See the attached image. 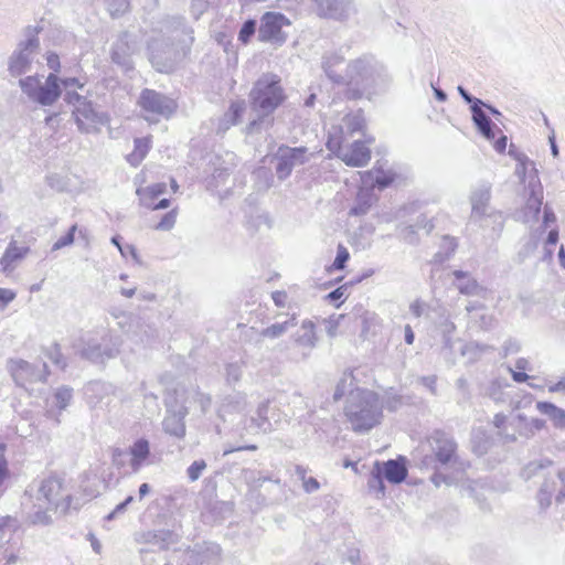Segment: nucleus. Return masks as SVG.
Segmentation results:
<instances>
[{
	"instance_id": "obj_1",
	"label": "nucleus",
	"mask_w": 565,
	"mask_h": 565,
	"mask_svg": "<svg viewBox=\"0 0 565 565\" xmlns=\"http://www.w3.org/2000/svg\"><path fill=\"white\" fill-rule=\"evenodd\" d=\"M287 97L281 77L273 72L257 77L248 94L250 108L259 118L273 115L286 103Z\"/></svg>"
},
{
	"instance_id": "obj_2",
	"label": "nucleus",
	"mask_w": 565,
	"mask_h": 565,
	"mask_svg": "<svg viewBox=\"0 0 565 565\" xmlns=\"http://www.w3.org/2000/svg\"><path fill=\"white\" fill-rule=\"evenodd\" d=\"M345 134L342 127H333L329 132L326 147L348 167L362 168L369 164L372 158L370 145L374 141L372 137L364 140H354L345 143Z\"/></svg>"
},
{
	"instance_id": "obj_3",
	"label": "nucleus",
	"mask_w": 565,
	"mask_h": 565,
	"mask_svg": "<svg viewBox=\"0 0 565 565\" xmlns=\"http://www.w3.org/2000/svg\"><path fill=\"white\" fill-rule=\"evenodd\" d=\"M42 28L28 25L23 29V39L8 58V72L13 77H20L31 71L33 61L40 51L39 33Z\"/></svg>"
},
{
	"instance_id": "obj_4",
	"label": "nucleus",
	"mask_w": 565,
	"mask_h": 565,
	"mask_svg": "<svg viewBox=\"0 0 565 565\" xmlns=\"http://www.w3.org/2000/svg\"><path fill=\"white\" fill-rule=\"evenodd\" d=\"M348 419L355 431H367L382 419V406L375 393L364 397L354 411L348 413Z\"/></svg>"
},
{
	"instance_id": "obj_5",
	"label": "nucleus",
	"mask_w": 565,
	"mask_h": 565,
	"mask_svg": "<svg viewBox=\"0 0 565 565\" xmlns=\"http://www.w3.org/2000/svg\"><path fill=\"white\" fill-rule=\"evenodd\" d=\"M138 106L143 118L151 124L158 122L160 118H169L177 108L173 99L149 88L140 93Z\"/></svg>"
},
{
	"instance_id": "obj_6",
	"label": "nucleus",
	"mask_w": 565,
	"mask_h": 565,
	"mask_svg": "<svg viewBox=\"0 0 565 565\" xmlns=\"http://www.w3.org/2000/svg\"><path fill=\"white\" fill-rule=\"evenodd\" d=\"M290 25L291 21L285 14L276 11H267L260 17L258 40L263 43L281 46L288 39V34L284 31V28Z\"/></svg>"
},
{
	"instance_id": "obj_7",
	"label": "nucleus",
	"mask_w": 565,
	"mask_h": 565,
	"mask_svg": "<svg viewBox=\"0 0 565 565\" xmlns=\"http://www.w3.org/2000/svg\"><path fill=\"white\" fill-rule=\"evenodd\" d=\"M7 369L17 385L45 382L50 372L45 362L30 363L22 359H10Z\"/></svg>"
},
{
	"instance_id": "obj_8",
	"label": "nucleus",
	"mask_w": 565,
	"mask_h": 565,
	"mask_svg": "<svg viewBox=\"0 0 565 565\" xmlns=\"http://www.w3.org/2000/svg\"><path fill=\"white\" fill-rule=\"evenodd\" d=\"M63 489L62 479L56 476L47 477L38 486L34 498L38 502H42L49 507L60 509L66 512L71 508L72 497L66 494L64 498L61 497Z\"/></svg>"
},
{
	"instance_id": "obj_9",
	"label": "nucleus",
	"mask_w": 565,
	"mask_h": 565,
	"mask_svg": "<svg viewBox=\"0 0 565 565\" xmlns=\"http://www.w3.org/2000/svg\"><path fill=\"white\" fill-rule=\"evenodd\" d=\"M372 475L377 482V491L383 497L385 494L384 479L394 484L402 483L406 479L408 475L406 458L399 456L397 459L384 462L376 461Z\"/></svg>"
},
{
	"instance_id": "obj_10",
	"label": "nucleus",
	"mask_w": 565,
	"mask_h": 565,
	"mask_svg": "<svg viewBox=\"0 0 565 565\" xmlns=\"http://www.w3.org/2000/svg\"><path fill=\"white\" fill-rule=\"evenodd\" d=\"M434 460L441 465H450L457 459L458 445L455 439L443 430H436L428 437Z\"/></svg>"
},
{
	"instance_id": "obj_11",
	"label": "nucleus",
	"mask_w": 565,
	"mask_h": 565,
	"mask_svg": "<svg viewBox=\"0 0 565 565\" xmlns=\"http://www.w3.org/2000/svg\"><path fill=\"white\" fill-rule=\"evenodd\" d=\"M72 113L81 130L85 132L100 131L104 119L103 116L95 111L92 103L85 99L81 105H76V108H74Z\"/></svg>"
},
{
	"instance_id": "obj_12",
	"label": "nucleus",
	"mask_w": 565,
	"mask_h": 565,
	"mask_svg": "<svg viewBox=\"0 0 565 565\" xmlns=\"http://www.w3.org/2000/svg\"><path fill=\"white\" fill-rule=\"evenodd\" d=\"M62 95V88L60 85V78L51 73L45 79L44 84H41L33 100L41 106L53 105Z\"/></svg>"
},
{
	"instance_id": "obj_13",
	"label": "nucleus",
	"mask_w": 565,
	"mask_h": 565,
	"mask_svg": "<svg viewBox=\"0 0 565 565\" xmlns=\"http://www.w3.org/2000/svg\"><path fill=\"white\" fill-rule=\"evenodd\" d=\"M167 190V185L163 182L153 183L147 186H139L136 190V194L139 200V204L149 210L154 206V203Z\"/></svg>"
},
{
	"instance_id": "obj_14",
	"label": "nucleus",
	"mask_w": 565,
	"mask_h": 565,
	"mask_svg": "<svg viewBox=\"0 0 565 565\" xmlns=\"http://www.w3.org/2000/svg\"><path fill=\"white\" fill-rule=\"evenodd\" d=\"M481 102L476 99L471 107L472 109V119L480 134L487 138L488 140H492L495 137L493 131V125L490 118L486 115V113L480 107Z\"/></svg>"
},
{
	"instance_id": "obj_15",
	"label": "nucleus",
	"mask_w": 565,
	"mask_h": 565,
	"mask_svg": "<svg viewBox=\"0 0 565 565\" xmlns=\"http://www.w3.org/2000/svg\"><path fill=\"white\" fill-rule=\"evenodd\" d=\"M152 148V136L148 135L146 137L136 138L134 140V149L127 156V161L137 167L139 166L147 157L149 151Z\"/></svg>"
},
{
	"instance_id": "obj_16",
	"label": "nucleus",
	"mask_w": 565,
	"mask_h": 565,
	"mask_svg": "<svg viewBox=\"0 0 565 565\" xmlns=\"http://www.w3.org/2000/svg\"><path fill=\"white\" fill-rule=\"evenodd\" d=\"M73 398V388L68 387V386H61L58 387L55 393L53 394L52 396V399H47L46 403L47 405L51 406V408H49L46 411V415L47 417H54V414H53V408H57L60 412L64 411L71 403Z\"/></svg>"
},
{
	"instance_id": "obj_17",
	"label": "nucleus",
	"mask_w": 565,
	"mask_h": 565,
	"mask_svg": "<svg viewBox=\"0 0 565 565\" xmlns=\"http://www.w3.org/2000/svg\"><path fill=\"white\" fill-rule=\"evenodd\" d=\"M29 247H19L14 243L9 244L4 254L0 259V265L4 273H10L14 269V263L25 257Z\"/></svg>"
},
{
	"instance_id": "obj_18",
	"label": "nucleus",
	"mask_w": 565,
	"mask_h": 565,
	"mask_svg": "<svg viewBox=\"0 0 565 565\" xmlns=\"http://www.w3.org/2000/svg\"><path fill=\"white\" fill-rule=\"evenodd\" d=\"M341 127L344 130L345 138L348 136H352L356 132L363 134L366 125H365V119L363 117L362 110L347 114L343 117V126H341Z\"/></svg>"
},
{
	"instance_id": "obj_19",
	"label": "nucleus",
	"mask_w": 565,
	"mask_h": 565,
	"mask_svg": "<svg viewBox=\"0 0 565 565\" xmlns=\"http://www.w3.org/2000/svg\"><path fill=\"white\" fill-rule=\"evenodd\" d=\"M318 15L321 18H337L343 12V0H315Z\"/></svg>"
},
{
	"instance_id": "obj_20",
	"label": "nucleus",
	"mask_w": 565,
	"mask_h": 565,
	"mask_svg": "<svg viewBox=\"0 0 565 565\" xmlns=\"http://www.w3.org/2000/svg\"><path fill=\"white\" fill-rule=\"evenodd\" d=\"M536 408L553 420L554 426L565 428V411L548 402H537Z\"/></svg>"
},
{
	"instance_id": "obj_21",
	"label": "nucleus",
	"mask_w": 565,
	"mask_h": 565,
	"mask_svg": "<svg viewBox=\"0 0 565 565\" xmlns=\"http://www.w3.org/2000/svg\"><path fill=\"white\" fill-rule=\"evenodd\" d=\"M179 213V207L174 206L168 212L158 215L156 222L152 224V230L158 232L171 231L177 224Z\"/></svg>"
},
{
	"instance_id": "obj_22",
	"label": "nucleus",
	"mask_w": 565,
	"mask_h": 565,
	"mask_svg": "<svg viewBox=\"0 0 565 565\" xmlns=\"http://www.w3.org/2000/svg\"><path fill=\"white\" fill-rule=\"evenodd\" d=\"M84 394L88 404L95 407L102 403L106 394L105 384L102 381H90L86 384Z\"/></svg>"
},
{
	"instance_id": "obj_23",
	"label": "nucleus",
	"mask_w": 565,
	"mask_h": 565,
	"mask_svg": "<svg viewBox=\"0 0 565 565\" xmlns=\"http://www.w3.org/2000/svg\"><path fill=\"white\" fill-rule=\"evenodd\" d=\"M149 443L146 439L137 440L130 448L131 466L138 468L149 456Z\"/></svg>"
},
{
	"instance_id": "obj_24",
	"label": "nucleus",
	"mask_w": 565,
	"mask_h": 565,
	"mask_svg": "<svg viewBox=\"0 0 565 565\" xmlns=\"http://www.w3.org/2000/svg\"><path fill=\"white\" fill-rule=\"evenodd\" d=\"M56 510L55 508L39 502V509L29 515V521L33 525H49L52 523V516L49 512Z\"/></svg>"
},
{
	"instance_id": "obj_25",
	"label": "nucleus",
	"mask_w": 565,
	"mask_h": 565,
	"mask_svg": "<svg viewBox=\"0 0 565 565\" xmlns=\"http://www.w3.org/2000/svg\"><path fill=\"white\" fill-rule=\"evenodd\" d=\"M527 371H531V363L525 358L518 359L514 369H510L512 380L516 383H524L530 379V375L526 374Z\"/></svg>"
},
{
	"instance_id": "obj_26",
	"label": "nucleus",
	"mask_w": 565,
	"mask_h": 565,
	"mask_svg": "<svg viewBox=\"0 0 565 565\" xmlns=\"http://www.w3.org/2000/svg\"><path fill=\"white\" fill-rule=\"evenodd\" d=\"M41 84L38 76H26L19 81L22 93L25 94L30 100H33Z\"/></svg>"
},
{
	"instance_id": "obj_27",
	"label": "nucleus",
	"mask_w": 565,
	"mask_h": 565,
	"mask_svg": "<svg viewBox=\"0 0 565 565\" xmlns=\"http://www.w3.org/2000/svg\"><path fill=\"white\" fill-rule=\"evenodd\" d=\"M350 259V253L345 246L342 244L338 245V253L334 262L332 265L328 268V271L331 273L332 270H341L345 267V264Z\"/></svg>"
},
{
	"instance_id": "obj_28",
	"label": "nucleus",
	"mask_w": 565,
	"mask_h": 565,
	"mask_svg": "<svg viewBox=\"0 0 565 565\" xmlns=\"http://www.w3.org/2000/svg\"><path fill=\"white\" fill-rule=\"evenodd\" d=\"M255 31L256 21L253 19L245 21L238 32V41L244 45L248 44L250 42L252 36L255 34Z\"/></svg>"
},
{
	"instance_id": "obj_29",
	"label": "nucleus",
	"mask_w": 565,
	"mask_h": 565,
	"mask_svg": "<svg viewBox=\"0 0 565 565\" xmlns=\"http://www.w3.org/2000/svg\"><path fill=\"white\" fill-rule=\"evenodd\" d=\"M77 231V226L73 225L68 228L67 233L61 236L52 246L51 252L58 250L63 247L70 246L74 243L75 232Z\"/></svg>"
},
{
	"instance_id": "obj_30",
	"label": "nucleus",
	"mask_w": 565,
	"mask_h": 565,
	"mask_svg": "<svg viewBox=\"0 0 565 565\" xmlns=\"http://www.w3.org/2000/svg\"><path fill=\"white\" fill-rule=\"evenodd\" d=\"M371 204H372L371 196L369 194H366V195L359 194L358 204L351 209L350 215L358 216V215H362V214L366 213L367 210L370 209Z\"/></svg>"
},
{
	"instance_id": "obj_31",
	"label": "nucleus",
	"mask_w": 565,
	"mask_h": 565,
	"mask_svg": "<svg viewBox=\"0 0 565 565\" xmlns=\"http://www.w3.org/2000/svg\"><path fill=\"white\" fill-rule=\"evenodd\" d=\"M81 355L93 362L99 361L103 358L102 347L99 344H88L87 348L82 350Z\"/></svg>"
},
{
	"instance_id": "obj_32",
	"label": "nucleus",
	"mask_w": 565,
	"mask_h": 565,
	"mask_svg": "<svg viewBox=\"0 0 565 565\" xmlns=\"http://www.w3.org/2000/svg\"><path fill=\"white\" fill-rule=\"evenodd\" d=\"M543 203V191L539 189L537 191H532L530 198L526 201V206L533 211L535 214H539L541 206Z\"/></svg>"
},
{
	"instance_id": "obj_33",
	"label": "nucleus",
	"mask_w": 565,
	"mask_h": 565,
	"mask_svg": "<svg viewBox=\"0 0 565 565\" xmlns=\"http://www.w3.org/2000/svg\"><path fill=\"white\" fill-rule=\"evenodd\" d=\"M122 237L121 236H114L111 238V242L118 247L120 254L124 256V257H132V258H136L137 257V254H136V249L132 245L130 244H122Z\"/></svg>"
},
{
	"instance_id": "obj_34",
	"label": "nucleus",
	"mask_w": 565,
	"mask_h": 565,
	"mask_svg": "<svg viewBox=\"0 0 565 565\" xmlns=\"http://www.w3.org/2000/svg\"><path fill=\"white\" fill-rule=\"evenodd\" d=\"M244 111H245L244 102H233L228 108V114L231 116V124L236 125L241 120Z\"/></svg>"
},
{
	"instance_id": "obj_35",
	"label": "nucleus",
	"mask_w": 565,
	"mask_h": 565,
	"mask_svg": "<svg viewBox=\"0 0 565 565\" xmlns=\"http://www.w3.org/2000/svg\"><path fill=\"white\" fill-rule=\"evenodd\" d=\"M292 162L285 156L280 157L279 163L277 164L276 172L279 179L287 178L292 170Z\"/></svg>"
},
{
	"instance_id": "obj_36",
	"label": "nucleus",
	"mask_w": 565,
	"mask_h": 565,
	"mask_svg": "<svg viewBox=\"0 0 565 565\" xmlns=\"http://www.w3.org/2000/svg\"><path fill=\"white\" fill-rule=\"evenodd\" d=\"M306 153L307 149L305 147L291 148L288 149V153L286 154V157L290 159V161L295 166L296 163H303L307 160Z\"/></svg>"
},
{
	"instance_id": "obj_37",
	"label": "nucleus",
	"mask_w": 565,
	"mask_h": 565,
	"mask_svg": "<svg viewBox=\"0 0 565 565\" xmlns=\"http://www.w3.org/2000/svg\"><path fill=\"white\" fill-rule=\"evenodd\" d=\"M47 356L52 361V363H54L58 367H61V369H65L66 367V362H65V360L63 358V354L61 352L60 345L57 343H55L52 347V349L50 350Z\"/></svg>"
},
{
	"instance_id": "obj_38",
	"label": "nucleus",
	"mask_w": 565,
	"mask_h": 565,
	"mask_svg": "<svg viewBox=\"0 0 565 565\" xmlns=\"http://www.w3.org/2000/svg\"><path fill=\"white\" fill-rule=\"evenodd\" d=\"M7 445L0 443V488L2 487L3 481L9 477L8 461L4 457Z\"/></svg>"
},
{
	"instance_id": "obj_39",
	"label": "nucleus",
	"mask_w": 565,
	"mask_h": 565,
	"mask_svg": "<svg viewBox=\"0 0 565 565\" xmlns=\"http://www.w3.org/2000/svg\"><path fill=\"white\" fill-rule=\"evenodd\" d=\"M206 468L204 460H196L188 468V476L191 481H195L201 476L202 471Z\"/></svg>"
},
{
	"instance_id": "obj_40",
	"label": "nucleus",
	"mask_w": 565,
	"mask_h": 565,
	"mask_svg": "<svg viewBox=\"0 0 565 565\" xmlns=\"http://www.w3.org/2000/svg\"><path fill=\"white\" fill-rule=\"evenodd\" d=\"M286 331V323L273 324L263 330L262 334L267 338H277Z\"/></svg>"
},
{
	"instance_id": "obj_41",
	"label": "nucleus",
	"mask_w": 565,
	"mask_h": 565,
	"mask_svg": "<svg viewBox=\"0 0 565 565\" xmlns=\"http://www.w3.org/2000/svg\"><path fill=\"white\" fill-rule=\"evenodd\" d=\"M17 297L12 289L0 288V308L4 309Z\"/></svg>"
},
{
	"instance_id": "obj_42",
	"label": "nucleus",
	"mask_w": 565,
	"mask_h": 565,
	"mask_svg": "<svg viewBox=\"0 0 565 565\" xmlns=\"http://www.w3.org/2000/svg\"><path fill=\"white\" fill-rule=\"evenodd\" d=\"M64 100L76 108V105H81L85 98L77 94L75 90L65 89Z\"/></svg>"
},
{
	"instance_id": "obj_43",
	"label": "nucleus",
	"mask_w": 565,
	"mask_h": 565,
	"mask_svg": "<svg viewBox=\"0 0 565 565\" xmlns=\"http://www.w3.org/2000/svg\"><path fill=\"white\" fill-rule=\"evenodd\" d=\"M344 315H340L337 318L330 319L327 326V332L329 335L334 337L338 333V329L340 328V322L344 319Z\"/></svg>"
},
{
	"instance_id": "obj_44",
	"label": "nucleus",
	"mask_w": 565,
	"mask_h": 565,
	"mask_svg": "<svg viewBox=\"0 0 565 565\" xmlns=\"http://www.w3.org/2000/svg\"><path fill=\"white\" fill-rule=\"evenodd\" d=\"M394 174H391V173H382L381 175H379L376 179H375V184L383 189V188H386L388 185H391L393 182H394Z\"/></svg>"
},
{
	"instance_id": "obj_45",
	"label": "nucleus",
	"mask_w": 565,
	"mask_h": 565,
	"mask_svg": "<svg viewBox=\"0 0 565 565\" xmlns=\"http://www.w3.org/2000/svg\"><path fill=\"white\" fill-rule=\"evenodd\" d=\"M47 66L53 70L54 72H58L61 64H60V57L55 53H50L46 57Z\"/></svg>"
},
{
	"instance_id": "obj_46",
	"label": "nucleus",
	"mask_w": 565,
	"mask_h": 565,
	"mask_svg": "<svg viewBox=\"0 0 565 565\" xmlns=\"http://www.w3.org/2000/svg\"><path fill=\"white\" fill-rule=\"evenodd\" d=\"M63 85L65 89H73L76 87H82V84H79V81L76 77H66L63 79H60V85Z\"/></svg>"
},
{
	"instance_id": "obj_47",
	"label": "nucleus",
	"mask_w": 565,
	"mask_h": 565,
	"mask_svg": "<svg viewBox=\"0 0 565 565\" xmlns=\"http://www.w3.org/2000/svg\"><path fill=\"white\" fill-rule=\"evenodd\" d=\"M303 487L308 492L316 491L319 489V482L317 479L310 477L303 481Z\"/></svg>"
},
{
	"instance_id": "obj_48",
	"label": "nucleus",
	"mask_w": 565,
	"mask_h": 565,
	"mask_svg": "<svg viewBox=\"0 0 565 565\" xmlns=\"http://www.w3.org/2000/svg\"><path fill=\"white\" fill-rule=\"evenodd\" d=\"M507 137L504 135H502L500 138H498L494 143H493V147L494 149L500 152V153H503L505 151V148H507Z\"/></svg>"
},
{
	"instance_id": "obj_49",
	"label": "nucleus",
	"mask_w": 565,
	"mask_h": 565,
	"mask_svg": "<svg viewBox=\"0 0 565 565\" xmlns=\"http://www.w3.org/2000/svg\"><path fill=\"white\" fill-rule=\"evenodd\" d=\"M87 537L90 542V545H92V548L94 550V552H96L97 554H100L102 548H103L102 543L95 537V535L93 533H88Z\"/></svg>"
},
{
	"instance_id": "obj_50",
	"label": "nucleus",
	"mask_w": 565,
	"mask_h": 565,
	"mask_svg": "<svg viewBox=\"0 0 565 565\" xmlns=\"http://www.w3.org/2000/svg\"><path fill=\"white\" fill-rule=\"evenodd\" d=\"M548 392H551V393H557V392L565 393V377L559 380L555 384L548 386Z\"/></svg>"
},
{
	"instance_id": "obj_51",
	"label": "nucleus",
	"mask_w": 565,
	"mask_h": 565,
	"mask_svg": "<svg viewBox=\"0 0 565 565\" xmlns=\"http://www.w3.org/2000/svg\"><path fill=\"white\" fill-rule=\"evenodd\" d=\"M171 201L169 199H161L154 203V206H151L149 210L158 211L170 207Z\"/></svg>"
},
{
	"instance_id": "obj_52",
	"label": "nucleus",
	"mask_w": 565,
	"mask_h": 565,
	"mask_svg": "<svg viewBox=\"0 0 565 565\" xmlns=\"http://www.w3.org/2000/svg\"><path fill=\"white\" fill-rule=\"evenodd\" d=\"M344 290H345L344 286L338 287L337 289H334L333 291H331L328 295V299L333 301V300L342 298L344 295Z\"/></svg>"
},
{
	"instance_id": "obj_53",
	"label": "nucleus",
	"mask_w": 565,
	"mask_h": 565,
	"mask_svg": "<svg viewBox=\"0 0 565 565\" xmlns=\"http://www.w3.org/2000/svg\"><path fill=\"white\" fill-rule=\"evenodd\" d=\"M508 417L504 414H497L493 417V425L497 428H502L507 424Z\"/></svg>"
},
{
	"instance_id": "obj_54",
	"label": "nucleus",
	"mask_w": 565,
	"mask_h": 565,
	"mask_svg": "<svg viewBox=\"0 0 565 565\" xmlns=\"http://www.w3.org/2000/svg\"><path fill=\"white\" fill-rule=\"evenodd\" d=\"M286 294L284 291H276L273 295V299L277 306H284Z\"/></svg>"
},
{
	"instance_id": "obj_55",
	"label": "nucleus",
	"mask_w": 565,
	"mask_h": 565,
	"mask_svg": "<svg viewBox=\"0 0 565 565\" xmlns=\"http://www.w3.org/2000/svg\"><path fill=\"white\" fill-rule=\"evenodd\" d=\"M557 241H558V232H557V230H552L547 236V244L555 245L557 243Z\"/></svg>"
},
{
	"instance_id": "obj_56",
	"label": "nucleus",
	"mask_w": 565,
	"mask_h": 565,
	"mask_svg": "<svg viewBox=\"0 0 565 565\" xmlns=\"http://www.w3.org/2000/svg\"><path fill=\"white\" fill-rule=\"evenodd\" d=\"M414 332L411 328V326H406L405 327V340H406V343L407 344H412L414 342Z\"/></svg>"
},
{
	"instance_id": "obj_57",
	"label": "nucleus",
	"mask_w": 565,
	"mask_h": 565,
	"mask_svg": "<svg viewBox=\"0 0 565 565\" xmlns=\"http://www.w3.org/2000/svg\"><path fill=\"white\" fill-rule=\"evenodd\" d=\"M559 478L564 482V489L557 494L556 502L562 503L565 500V472H561Z\"/></svg>"
},
{
	"instance_id": "obj_58",
	"label": "nucleus",
	"mask_w": 565,
	"mask_h": 565,
	"mask_svg": "<svg viewBox=\"0 0 565 565\" xmlns=\"http://www.w3.org/2000/svg\"><path fill=\"white\" fill-rule=\"evenodd\" d=\"M363 324H364V332H367L370 329L371 323L373 322V317H370L367 312L364 313L362 317Z\"/></svg>"
},
{
	"instance_id": "obj_59",
	"label": "nucleus",
	"mask_w": 565,
	"mask_h": 565,
	"mask_svg": "<svg viewBox=\"0 0 565 565\" xmlns=\"http://www.w3.org/2000/svg\"><path fill=\"white\" fill-rule=\"evenodd\" d=\"M531 424L537 430L543 429L545 427V422L543 419H540V418L532 419Z\"/></svg>"
},
{
	"instance_id": "obj_60",
	"label": "nucleus",
	"mask_w": 565,
	"mask_h": 565,
	"mask_svg": "<svg viewBox=\"0 0 565 565\" xmlns=\"http://www.w3.org/2000/svg\"><path fill=\"white\" fill-rule=\"evenodd\" d=\"M148 492H149V486H148V483H142V484L139 487V495H140V498H143Z\"/></svg>"
},
{
	"instance_id": "obj_61",
	"label": "nucleus",
	"mask_w": 565,
	"mask_h": 565,
	"mask_svg": "<svg viewBox=\"0 0 565 565\" xmlns=\"http://www.w3.org/2000/svg\"><path fill=\"white\" fill-rule=\"evenodd\" d=\"M555 220H556L555 215L552 212L545 211V214H544V222L545 223L555 222Z\"/></svg>"
},
{
	"instance_id": "obj_62",
	"label": "nucleus",
	"mask_w": 565,
	"mask_h": 565,
	"mask_svg": "<svg viewBox=\"0 0 565 565\" xmlns=\"http://www.w3.org/2000/svg\"><path fill=\"white\" fill-rule=\"evenodd\" d=\"M10 521V516H1L0 518V531L3 532V529L8 525Z\"/></svg>"
},
{
	"instance_id": "obj_63",
	"label": "nucleus",
	"mask_w": 565,
	"mask_h": 565,
	"mask_svg": "<svg viewBox=\"0 0 565 565\" xmlns=\"http://www.w3.org/2000/svg\"><path fill=\"white\" fill-rule=\"evenodd\" d=\"M170 188L173 193H177L179 191V184L175 179L170 180Z\"/></svg>"
},
{
	"instance_id": "obj_64",
	"label": "nucleus",
	"mask_w": 565,
	"mask_h": 565,
	"mask_svg": "<svg viewBox=\"0 0 565 565\" xmlns=\"http://www.w3.org/2000/svg\"><path fill=\"white\" fill-rule=\"evenodd\" d=\"M459 92L461 94V96L468 102V103H471L472 102V98L466 93V90L462 88V87H459Z\"/></svg>"
}]
</instances>
